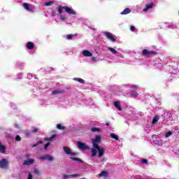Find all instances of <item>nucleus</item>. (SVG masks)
<instances>
[{
  "instance_id": "nucleus-28",
  "label": "nucleus",
  "mask_w": 179,
  "mask_h": 179,
  "mask_svg": "<svg viewBox=\"0 0 179 179\" xmlns=\"http://www.w3.org/2000/svg\"><path fill=\"white\" fill-rule=\"evenodd\" d=\"M138 92L135 90H131V96H132V97H136V96H138Z\"/></svg>"
},
{
  "instance_id": "nucleus-38",
  "label": "nucleus",
  "mask_w": 179,
  "mask_h": 179,
  "mask_svg": "<svg viewBox=\"0 0 179 179\" xmlns=\"http://www.w3.org/2000/svg\"><path fill=\"white\" fill-rule=\"evenodd\" d=\"M171 135H173V132H171V131H168V132L165 134V136H166V138H169V136H171Z\"/></svg>"
},
{
  "instance_id": "nucleus-51",
  "label": "nucleus",
  "mask_w": 179,
  "mask_h": 179,
  "mask_svg": "<svg viewBox=\"0 0 179 179\" xmlns=\"http://www.w3.org/2000/svg\"><path fill=\"white\" fill-rule=\"evenodd\" d=\"M178 15H179V11H178Z\"/></svg>"
},
{
  "instance_id": "nucleus-42",
  "label": "nucleus",
  "mask_w": 179,
  "mask_h": 179,
  "mask_svg": "<svg viewBox=\"0 0 179 179\" xmlns=\"http://www.w3.org/2000/svg\"><path fill=\"white\" fill-rule=\"evenodd\" d=\"M141 163H143V164H147L148 159H141Z\"/></svg>"
},
{
  "instance_id": "nucleus-41",
  "label": "nucleus",
  "mask_w": 179,
  "mask_h": 179,
  "mask_svg": "<svg viewBox=\"0 0 179 179\" xmlns=\"http://www.w3.org/2000/svg\"><path fill=\"white\" fill-rule=\"evenodd\" d=\"M34 173L36 174V176H40V171H38V169H35Z\"/></svg>"
},
{
  "instance_id": "nucleus-43",
  "label": "nucleus",
  "mask_w": 179,
  "mask_h": 179,
  "mask_svg": "<svg viewBox=\"0 0 179 179\" xmlns=\"http://www.w3.org/2000/svg\"><path fill=\"white\" fill-rule=\"evenodd\" d=\"M28 178L27 179H33V175H31V173H30V172H28Z\"/></svg>"
},
{
  "instance_id": "nucleus-47",
  "label": "nucleus",
  "mask_w": 179,
  "mask_h": 179,
  "mask_svg": "<svg viewBox=\"0 0 179 179\" xmlns=\"http://www.w3.org/2000/svg\"><path fill=\"white\" fill-rule=\"evenodd\" d=\"M69 155H71V156H76V152H71V153Z\"/></svg>"
},
{
  "instance_id": "nucleus-34",
  "label": "nucleus",
  "mask_w": 179,
  "mask_h": 179,
  "mask_svg": "<svg viewBox=\"0 0 179 179\" xmlns=\"http://www.w3.org/2000/svg\"><path fill=\"white\" fill-rule=\"evenodd\" d=\"M91 131H92V132H99V131H100V129L93 127V128L91 129Z\"/></svg>"
},
{
  "instance_id": "nucleus-44",
  "label": "nucleus",
  "mask_w": 179,
  "mask_h": 179,
  "mask_svg": "<svg viewBox=\"0 0 179 179\" xmlns=\"http://www.w3.org/2000/svg\"><path fill=\"white\" fill-rule=\"evenodd\" d=\"M56 15H57V12L55 11V10H52V16H56Z\"/></svg>"
},
{
  "instance_id": "nucleus-13",
  "label": "nucleus",
  "mask_w": 179,
  "mask_h": 179,
  "mask_svg": "<svg viewBox=\"0 0 179 179\" xmlns=\"http://www.w3.org/2000/svg\"><path fill=\"white\" fill-rule=\"evenodd\" d=\"M40 145H43L42 141H39L36 143V144L32 145V148H38V149H40V150H41V149L43 148H41V146H40Z\"/></svg>"
},
{
  "instance_id": "nucleus-11",
  "label": "nucleus",
  "mask_w": 179,
  "mask_h": 179,
  "mask_svg": "<svg viewBox=\"0 0 179 179\" xmlns=\"http://www.w3.org/2000/svg\"><path fill=\"white\" fill-rule=\"evenodd\" d=\"M114 106L118 110V111H122V108L121 107L120 101H115Z\"/></svg>"
},
{
  "instance_id": "nucleus-22",
  "label": "nucleus",
  "mask_w": 179,
  "mask_h": 179,
  "mask_svg": "<svg viewBox=\"0 0 179 179\" xmlns=\"http://www.w3.org/2000/svg\"><path fill=\"white\" fill-rule=\"evenodd\" d=\"M159 120H160V117L157 115L154 116L153 119H152V124H156V122H157V121H159Z\"/></svg>"
},
{
  "instance_id": "nucleus-1",
  "label": "nucleus",
  "mask_w": 179,
  "mask_h": 179,
  "mask_svg": "<svg viewBox=\"0 0 179 179\" xmlns=\"http://www.w3.org/2000/svg\"><path fill=\"white\" fill-rule=\"evenodd\" d=\"M97 152H99L98 157H103L104 155V148L98 146V148L93 147L91 150V156L94 157L97 156Z\"/></svg>"
},
{
  "instance_id": "nucleus-14",
  "label": "nucleus",
  "mask_w": 179,
  "mask_h": 179,
  "mask_svg": "<svg viewBox=\"0 0 179 179\" xmlns=\"http://www.w3.org/2000/svg\"><path fill=\"white\" fill-rule=\"evenodd\" d=\"M153 8V3H150L146 5V7L143 8V12H148L149 9H152Z\"/></svg>"
},
{
  "instance_id": "nucleus-17",
  "label": "nucleus",
  "mask_w": 179,
  "mask_h": 179,
  "mask_svg": "<svg viewBox=\"0 0 179 179\" xmlns=\"http://www.w3.org/2000/svg\"><path fill=\"white\" fill-rule=\"evenodd\" d=\"M27 48L28 50H33V48H34V43H33V42H28L27 43Z\"/></svg>"
},
{
  "instance_id": "nucleus-6",
  "label": "nucleus",
  "mask_w": 179,
  "mask_h": 179,
  "mask_svg": "<svg viewBox=\"0 0 179 179\" xmlns=\"http://www.w3.org/2000/svg\"><path fill=\"white\" fill-rule=\"evenodd\" d=\"M8 160H6V159H2L0 161V167L1 169H6V167H8Z\"/></svg>"
},
{
  "instance_id": "nucleus-25",
  "label": "nucleus",
  "mask_w": 179,
  "mask_h": 179,
  "mask_svg": "<svg viewBox=\"0 0 179 179\" xmlns=\"http://www.w3.org/2000/svg\"><path fill=\"white\" fill-rule=\"evenodd\" d=\"M73 80H76V82H79V83H85V80L82 79V78H74Z\"/></svg>"
},
{
  "instance_id": "nucleus-29",
  "label": "nucleus",
  "mask_w": 179,
  "mask_h": 179,
  "mask_svg": "<svg viewBox=\"0 0 179 179\" xmlns=\"http://www.w3.org/2000/svg\"><path fill=\"white\" fill-rule=\"evenodd\" d=\"M62 9H64V6H59L58 7V13H59V15H62Z\"/></svg>"
},
{
  "instance_id": "nucleus-40",
  "label": "nucleus",
  "mask_w": 179,
  "mask_h": 179,
  "mask_svg": "<svg viewBox=\"0 0 179 179\" xmlns=\"http://www.w3.org/2000/svg\"><path fill=\"white\" fill-rule=\"evenodd\" d=\"M72 37H73V34H69V35H67L66 36V38L68 40H72Z\"/></svg>"
},
{
  "instance_id": "nucleus-45",
  "label": "nucleus",
  "mask_w": 179,
  "mask_h": 179,
  "mask_svg": "<svg viewBox=\"0 0 179 179\" xmlns=\"http://www.w3.org/2000/svg\"><path fill=\"white\" fill-rule=\"evenodd\" d=\"M130 30H131V31H135V27L131 26L130 27Z\"/></svg>"
},
{
  "instance_id": "nucleus-15",
  "label": "nucleus",
  "mask_w": 179,
  "mask_h": 179,
  "mask_svg": "<svg viewBox=\"0 0 179 179\" xmlns=\"http://www.w3.org/2000/svg\"><path fill=\"white\" fill-rule=\"evenodd\" d=\"M129 13H131V8H126L123 11L120 13V15H128Z\"/></svg>"
},
{
  "instance_id": "nucleus-49",
  "label": "nucleus",
  "mask_w": 179,
  "mask_h": 179,
  "mask_svg": "<svg viewBox=\"0 0 179 179\" xmlns=\"http://www.w3.org/2000/svg\"><path fill=\"white\" fill-rule=\"evenodd\" d=\"M106 127H108V125H110V124L109 123H106Z\"/></svg>"
},
{
  "instance_id": "nucleus-39",
  "label": "nucleus",
  "mask_w": 179,
  "mask_h": 179,
  "mask_svg": "<svg viewBox=\"0 0 179 179\" xmlns=\"http://www.w3.org/2000/svg\"><path fill=\"white\" fill-rule=\"evenodd\" d=\"M50 145H51V143L50 142L45 144V145H44L45 150H47V149H48V146H50Z\"/></svg>"
},
{
  "instance_id": "nucleus-35",
  "label": "nucleus",
  "mask_w": 179,
  "mask_h": 179,
  "mask_svg": "<svg viewBox=\"0 0 179 179\" xmlns=\"http://www.w3.org/2000/svg\"><path fill=\"white\" fill-rule=\"evenodd\" d=\"M22 141V138L20 137V136L17 135L15 136V141L16 142H20Z\"/></svg>"
},
{
  "instance_id": "nucleus-26",
  "label": "nucleus",
  "mask_w": 179,
  "mask_h": 179,
  "mask_svg": "<svg viewBox=\"0 0 179 179\" xmlns=\"http://www.w3.org/2000/svg\"><path fill=\"white\" fill-rule=\"evenodd\" d=\"M70 159L71 160H73L74 162H79L80 163H83V161L79 158H76V157H71Z\"/></svg>"
},
{
  "instance_id": "nucleus-36",
  "label": "nucleus",
  "mask_w": 179,
  "mask_h": 179,
  "mask_svg": "<svg viewBox=\"0 0 179 179\" xmlns=\"http://www.w3.org/2000/svg\"><path fill=\"white\" fill-rule=\"evenodd\" d=\"M66 20V17L65 15H60V20L64 22Z\"/></svg>"
},
{
  "instance_id": "nucleus-12",
  "label": "nucleus",
  "mask_w": 179,
  "mask_h": 179,
  "mask_svg": "<svg viewBox=\"0 0 179 179\" xmlns=\"http://www.w3.org/2000/svg\"><path fill=\"white\" fill-rule=\"evenodd\" d=\"M64 93V90H55L52 91V94L55 95V94H62Z\"/></svg>"
},
{
  "instance_id": "nucleus-30",
  "label": "nucleus",
  "mask_w": 179,
  "mask_h": 179,
  "mask_svg": "<svg viewBox=\"0 0 179 179\" xmlns=\"http://www.w3.org/2000/svg\"><path fill=\"white\" fill-rule=\"evenodd\" d=\"M109 51H110V52H113V54H118V52H117L115 49L111 47L109 48Z\"/></svg>"
},
{
  "instance_id": "nucleus-5",
  "label": "nucleus",
  "mask_w": 179,
  "mask_h": 179,
  "mask_svg": "<svg viewBox=\"0 0 179 179\" xmlns=\"http://www.w3.org/2000/svg\"><path fill=\"white\" fill-rule=\"evenodd\" d=\"M63 9L66 10V13H69V15H76V12L68 6H63Z\"/></svg>"
},
{
  "instance_id": "nucleus-10",
  "label": "nucleus",
  "mask_w": 179,
  "mask_h": 179,
  "mask_svg": "<svg viewBox=\"0 0 179 179\" xmlns=\"http://www.w3.org/2000/svg\"><path fill=\"white\" fill-rule=\"evenodd\" d=\"M34 163V159H28L27 160H24L23 162V166H30Z\"/></svg>"
},
{
  "instance_id": "nucleus-9",
  "label": "nucleus",
  "mask_w": 179,
  "mask_h": 179,
  "mask_svg": "<svg viewBox=\"0 0 179 179\" xmlns=\"http://www.w3.org/2000/svg\"><path fill=\"white\" fill-rule=\"evenodd\" d=\"M23 8H24L26 10H28V12H31V13L34 12V10L33 9V8L30 7V4H29L28 3H24Z\"/></svg>"
},
{
  "instance_id": "nucleus-37",
  "label": "nucleus",
  "mask_w": 179,
  "mask_h": 179,
  "mask_svg": "<svg viewBox=\"0 0 179 179\" xmlns=\"http://www.w3.org/2000/svg\"><path fill=\"white\" fill-rule=\"evenodd\" d=\"M150 52V55H157V52L155 51V50H150L149 51Z\"/></svg>"
},
{
  "instance_id": "nucleus-46",
  "label": "nucleus",
  "mask_w": 179,
  "mask_h": 179,
  "mask_svg": "<svg viewBox=\"0 0 179 179\" xmlns=\"http://www.w3.org/2000/svg\"><path fill=\"white\" fill-rule=\"evenodd\" d=\"M131 89H138V85H131Z\"/></svg>"
},
{
  "instance_id": "nucleus-27",
  "label": "nucleus",
  "mask_w": 179,
  "mask_h": 179,
  "mask_svg": "<svg viewBox=\"0 0 179 179\" xmlns=\"http://www.w3.org/2000/svg\"><path fill=\"white\" fill-rule=\"evenodd\" d=\"M55 1H48L44 3L45 6H51V5H54Z\"/></svg>"
},
{
  "instance_id": "nucleus-19",
  "label": "nucleus",
  "mask_w": 179,
  "mask_h": 179,
  "mask_svg": "<svg viewBox=\"0 0 179 179\" xmlns=\"http://www.w3.org/2000/svg\"><path fill=\"white\" fill-rule=\"evenodd\" d=\"M142 55H143V57H149V55H150L149 50H148L146 49L143 50Z\"/></svg>"
},
{
  "instance_id": "nucleus-32",
  "label": "nucleus",
  "mask_w": 179,
  "mask_h": 179,
  "mask_svg": "<svg viewBox=\"0 0 179 179\" xmlns=\"http://www.w3.org/2000/svg\"><path fill=\"white\" fill-rule=\"evenodd\" d=\"M57 129H65V127L62 126L61 124H57Z\"/></svg>"
},
{
  "instance_id": "nucleus-4",
  "label": "nucleus",
  "mask_w": 179,
  "mask_h": 179,
  "mask_svg": "<svg viewBox=\"0 0 179 179\" xmlns=\"http://www.w3.org/2000/svg\"><path fill=\"white\" fill-rule=\"evenodd\" d=\"M39 159L40 160H48V162H53L55 160L54 157L48 155H41Z\"/></svg>"
},
{
  "instance_id": "nucleus-50",
  "label": "nucleus",
  "mask_w": 179,
  "mask_h": 179,
  "mask_svg": "<svg viewBox=\"0 0 179 179\" xmlns=\"http://www.w3.org/2000/svg\"><path fill=\"white\" fill-rule=\"evenodd\" d=\"M95 58L94 57H92V61H94Z\"/></svg>"
},
{
  "instance_id": "nucleus-8",
  "label": "nucleus",
  "mask_w": 179,
  "mask_h": 179,
  "mask_svg": "<svg viewBox=\"0 0 179 179\" xmlns=\"http://www.w3.org/2000/svg\"><path fill=\"white\" fill-rule=\"evenodd\" d=\"M80 174H70V175H66L64 174L63 176V178L66 179V178H76L78 177H80Z\"/></svg>"
},
{
  "instance_id": "nucleus-33",
  "label": "nucleus",
  "mask_w": 179,
  "mask_h": 179,
  "mask_svg": "<svg viewBox=\"0 0 179 179\" xmlns=\"http://www.w3.org/2000/svg\"><path fill=\"white\" fill-rule=\"evenodd\" d=\"M25 136H26L27 138H29V136H31V131H29V130L26 131H25Z\"/></svg>"
},
{
  "instance_id": "nucleus-18",
  "label": "nucleus",
  "mask_w": 179,
  "mask_h": 179,
  "mask_svg": "<svg viewBox=\"0 0 179 179\" xmlns=\"http://www.w3.org/2000/svg\"><path fill=\"white\" fill-rule=\"evenodd\" d=\"M99 177H105V178H107L108 177V173L106 171H103L102 172H101L99 174Z\"/></svg>"
},
{
  "instance_id": "nucleus-21",
  "label": "nucleus",
  "mask_w": 179,
  "mask_h": 179,
  "mask_svg": "<svg viewBox=\"0 0 179 179\" xmlns=\"http://www.w3.org/2000/svg\"><path fill=\"white\" fill-rule=\"evenodd\" d=\"M55 138H57V134H53L51 137L45 138V141L48 142H51V141H52V139H54Z\"/></svg>"
},
{
  "instance_id": "nucleus-7",
  "label": "nucleus",
  "mask_w": 179,
  "mask_h": 179,
  "mask_svg": "<svg viewBox=\"0 0 179 179\" xmlns=\"http://www.w3.org/2000/svg\"><path fill=\"white\" fill-rule=\"evenodd\" d=\"M105 36L108 40H110V41H112L113 43H115V38H114L113 34L110 32H106Z\"/></svg>"
},
{
  "instance_id": "nucleus-16",
  "label": "nucleus",
  "mask_w": 179,
  "mask_h": 179,
  "mask_svg": "<svg viewBox=\"0 0 179 179\" xmlns=\"http://www.w3.org/2000/svg\"><path fill=\"white\" fill-rule=\"evenodd\" d=\"M83 55H84V57H92L93 54L89 50H84L83 51Z\"/></svg>"
},
{
  "instance_id": "nucleus-23",
  "label": "nucleus",
  "mask_w": 179,
  "mask_h": 179,
  "mask_svg": "<svg viewBox=\"0 0 179 179\" xmlns=\"http://www.w3.org/2000/svg\"><path fill=\"white\" fill-rule=\"evenodd\" d=\"M0 152H1V153H5L6 152V148L5 147V145H1V143H0Z\"/></svg>"
},
{
  "instance_id": "nucleus-20",
  "label": "nucleus",
  "mask_w": 179,
  "mask_h": 179,
  "mask_svg": "<svg viewBox=\"0 0 179 179\" xmlns=\"http://www.w3.org/2000/svg\"><path fill=\"white\" fill-rule=\"evenodd\" d=\"M63 150H64V152L66 154V155H70L71 153V148H69V147H66V146H64L63 148Z\"/></svg>"
},
{
  "instance_id": "nucleus-2",
  "label": "nucleus",
  "mask_w": 179,
  "mask_h": 179,
  "mask_svg": "<svg viewBox=\"0 0 179 179\" xmlns=\"http://www.w3.org/2000/svg\"><path fill=\"white\" fill-rule=\"evenodd\" d=\"M92 142L93 148H99V145L101 143V136L99 135L96 136L95 138L92 140Z\"/></svg>"
},
{
  "instance_id": "nucleus-3",
  "label": "nucleus",
  "mask_w": 179,
  "mask_h": 179,
  "mask_svg": "<svg viewBox=\"0 0 179 179\" xmlns=\"http://www.w3.org/2000/svg\"><path fill=\"white\" fill-rule=\"evenodd\" d=\"M78 148L80 150H89L90 149V147L87 145L85 143H82L80 141L78 142Z\"/></svg>"
},
{
  "instance_id": "nucleus-31",
  "label": "nucleus",
  "mask_w": 179,
  "mask_h": 179,
  "mask_svg": "<svg viewBox=\"0 0 179 179\" xmlns=\"http://www.w3.org/2000/svg\"><path fill=\"white\" fill-rule=\"evenodd\" d=\"M32 130H31V132L33 134H37V132H38L40 131V129L38 128H36V127H32Z\"/></svg>"
},
{
  "instance_id": "nucleus-48",
  "label": "nucleus",
  "mask_w": 179,
  "mask_h": 179,
  "mask_svg": "<svg viewBox=\"0 0 179 179\" xmlns=\"http://www.w3.org/2000/svg\"><path fill=\"white\" fill-rule=\"evenodd\" d=\"M26 157L27 158V159H30L29 158L30 157V155H29V154L26 155Z\"/></svg>"
},
{
  "instance_id": "nucleus-24",
  "label": "nucleus",
  "mask_w": 179,
  "mask_h": 179,
  "mask_svg": "<svg viewBox=\"0 0 179 179\" xmlns=\"http://www.w3.org/2000/svg\"><path fill=\"white\" fill-rule=\"evenodd\" d=\"M110 138H112V139H115V141H118V136L115 135V134L114 133H110Z\"/></svg>"
}]
</instances>
